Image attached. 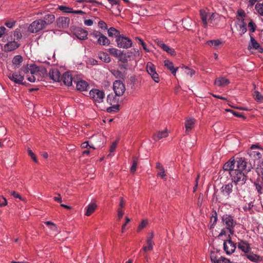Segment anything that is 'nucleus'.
I'll return each instance as SVG.
<instances>
[{
	"mask_svg": "<svg viewBox=\"0 0 263 263\" xmlns=\"http://www.w3.org/2000/svg\"><path fill=\"white\" fill-rule=\"evenodd\" d=\"M168 136V132L166 129L163 131H159L156 134L154 135L153 139L155 141H158L163 138Z\"/></svg>",
	"mask_w": 263,
	"mask_h": 263,
	"instance_id": "obj_27",
	"label": "nucleus"
},
{
	"mask_svg": "<svg viewBox=\"0 0 263 263\" xmlns=\"http://www.w3.org/2000/svg\"><path fill=\"white\" fill-rule=\"evenodd\" d=\"M90 98L93 100L96 103H100L103 101L105 97V93L103 91L98 89H92L89 91Z\"/></svg>",
	"mask_w": 263,
	"mask_h": 263,
	"instance_id": "obj_7",
	"label": "nucleus"
},
{
	"mask_svg": "<svg viewBox=\"0 0 263 263\" xmlns=\"http://www.w3.org/2000/svg\"><path fill=\"white\" fill-rule=\"evenodd\" d=\"M113 89L117 96H121L125 90L124 84L120 80H116L114 82Z\"/></svg>",
	"mask_w": 263,
	"mask_h": 263,
	"instance_id": "obj_10",
	"label": "nucleus"
},
{
	"mask_svg": "<svg viewBox=\"0 0 263 263\" xmlns=\"http://www.w3.org/2000/svg\"><path fill=\"white\" fill-rule=\"evenodd\" d=\"M108 51L110 54L116 57H119L122 55V52L116 48H109L108 49Z\"/></svg>",
	"mask_w": 263,
	"mask_h": 263,
	"instance_id": "obj_35",
	"label": "nucleus"
},
{
	"mask_svg": "<svg viewBox=\"0 0 263 263\" xmlns=\"http://www.w3.org/2000/svg\"><path fill=\"white\" fill-rule=\"evenodd\" d=\"M192 23V20L188 19L182 20V25L183 27L188 30H191V24Z\"/></svg>",
	"mask_w": 263,
	"mask_h": 263,
	"instance_id": "obj_37",
	"label": "nucleus"
},
{
	"mask_svg": "<svg viewBox=\"0 0 263 263\" xmlns=\"http://www.w3.org/2000/svg\"><path fill=\"white\" fill-rule=\"evenodd\" d=\"M14 24H15L14 21L7 22L5 23V25L9 28H12L13 27V26L14 25Z\"/></svg>",
	"mask_w": 263,
	"mask_h": 263,
	"instance_id": "obj_61",
	"label": "nucleus"
},
{
	"mask_svg": "<svg viewBox=\"0 0 263 263\" xmlns=\"http://www.w3.org/2000/svg\"><path fill=\"white\" fill-rule=\"evenodd\" d=\"M84 24L86 26H90L93 24V21L91 19L86 20L84 21Z\"/></svg>",
	"mask_w": 263,
	"mask_h": 263,
	"instance_id": "obj_63",
	"label": "nucleus"
},
{
	"mask_svg": "<svg viewBox=\"0 0 263 263\" xmlns=\"http://www.w3.org/2000/svg\"><path fill=\"white\" fill-rule=\"evenodd\" d=\"M108 34L110 37L115 36L116 39L121 34L120 32L114 27H110L108 29Z\"/></svg>",
	"mask_w": 263,
	"mask_h": 263,
	"instance_id": "obj_30",
	"label": "nucleus"
},
{
	"mask_svg": "<svg viewBox=\"0 0 263 263\" xmlns=\"http://www.w3.org/2000/svg\"><path fill=\"white\" fill-rule=\"evenodd\" d=\"M59 9L66 13H72V9L64 6H59Z\"/></svg>",
	"mask_w": 263,
	"mask_h": 263,
	"instance_id": "obj_47",
	"label": "nucleus"
},
{
	"mask_svg": "<svg viewBox=\"0 0 263 263\" xmlns=\"http://www.w3.org/2000/svg\"><path fill=\"white\" fill-rule=\"evenodd\" d=\"M255 9L261 16H263V3H257L255 6Z\"/></svg>",
	"mask_w": 263,
	"mask_h": 263,
	"instance_id": "obj_40",
	"label": "nucleus"
},
{
	"mask_svg": "<svg viewBox=\"0 0 263 263\" xmlns=\"http://www.w3.org/2000/svg\"><path fill=\"white\" fill-rule=\"evenodd\" d=\"M62 79L63 80V83L65 85L69 86L72 85V78L71 74L66 72H65L62 77Z\"/></svg>",
	"mask_w": 263,
	"mask_h": 263,
	"instance_id": "obj_20",
	"label": "nucleus"
},
{
	"mask_svg": "<svg viewBox=\"0 0 263 263\" xmlns=\"http://www.w3.org/2000/svg\"><path fill=\"white\" fill-rule=\"evenodd\" d=\"M216 14L214 13H210L208 12V23H212L213 20L215 18Z\"/></svg>",
	"mask_w": 263,
	"mask_h": 263,
	"instance_id": "obj_55",
	"label": "nucleus"
},
{
	"mask_svg": "<svg viewBox=\"0 0 263 263\" xmlns=\"http://www.w3.org/2000/svg\"><path fill=\"white\" fill-rule=\"evenodd\" d=\"M55 20V16L53 14L49 13L45 15L42 21L44 23L45 27L49 24H52Z\"/></svg>",
	"mask_w": 263,
	"mask_h": 263,
	"instance_id": "obj_21",
	"label": "nucleus"
},
{
	"mask_svg": "<svg viewBox=\"0 0 263 263\" xmlns=\"http://www.w3.org/2000/svg\"><path fill=\"white\" fill-rule=\"evenodd\" d=\"M119 105L118 104H114L111 106L108 107L106 111L109 113L116 112L119 110Z\"/></svg>",
	"mask_w": 263,
	"mask_h": 263,
	"instance_id": "obj_39",
	"label": "nucleus"
},
{
	"mask_svg": "<svg viewBox=\"0 0 263 263\" xmlns=\"http://www.w3.org/2000/svg\"><path fill=\"white\" fill-rule=\"evenodd\" d=\"M10 193L11 195L13 196L14 198H19L20 200H22V198L20 195L18 193H16V192L12 191L10 192Z\"/></svg>",
	"mask_w": 263,
	"mask_h": 263,
	"instance_id": "obj_60",
	"label": "nucleus"
},
{
	"mask_svg": "<svg viewBox=\"0 0 263 263\" xmlns=\"http://www.w3.org/2000/svg\"><path fill=\"white\" fill-rule=\"evenodd\" d=\"M45 27L42 19L33 22L29 26L28 30L31 33L37 32Z\"/></svg>",
	"mask_w": 263,
	"mask_h": 263,
	"instance_id": "obj_8",
	"label": "nucleus"
},
{
	"mask_svg": "<svg viewBox=\"0 0 263 263\" xmlns=\"http://www.w3.org/2000/svg\"><path fill=\"white\" fill-rule=\"evenodd\" d=\"M217 220V213L215 211L214 214H212V216L211 217V222L212 223V224L210 227V229L214 228V226L216 223Z\"/></svg>",
	"mask_w": 263,
	"mask_h": 263,
	"instance_id": "obj_45",
	"label": "nucleus"
},
{
	"mask_svg": "<svg viewBox=\"0 0 263 263\" xmlns=\"http://www.w3.org/2000/svg\"><path fill=\"white\" fill-rule=\"evenodd\" d=\"M137 39L139 41V42L141 43L143 49L147 52H149V50L147 48L146 44L143 42V41L138 37H137Z\"/></svg>",
	"mask_w": 263,
	"mask_h": 263,
	"instance_id": "obj_52",
	"label": "nucleus"
},
{
	"mask_svg": "<svg viewBox=\"0 0 263 263\" xmlns=\"http://www.w3.org/2000/svg\"><path fill=\"white\" fill-rule=\"evenodd\" d=\"M72 33L77 38L81 40L86 39L88 35L87 31L81 28H74Z\"/></svg>",
	"mask_w": 263,
	"mask_h": 263,
	"instance_id": "obj_14",
	"label": "nucleus"
},
{
	"mask_svg": "<svg viewBox=\"0 0 263 263\" xmlns=\"http://www.w3.org/2000/svg\"><path fill=\"white\" fill-rule=\"evenodd\" d=\"M157 45L161 47L164 51H166L167 53L173 55L175 54V50L170 47L167 45L165 44L162 41H158Z\"/></svg>",
	"mask_w": 263,
	"mask_h": 263,
	"instance_id": "obj_18",
	"label": "nucleus"
},
{
	"mask_svg": "<svg viewBox=\"0 0 263 263\" xmlns=\"http://www.w3.org/2000/svg\"><path fill=\"white\" fill-rule=\"evenodd\" d=\"M56 194H57L58 195V197H53L54 200L58 202L61 203L62 201V198L61 197V195L60 194H58V193H56Z\"/></svg>",
	"mask_w": 263,
	"mask_h": 263,
	"instance_id": "obj_62",
	"label": "nucleus"
},
{
	"mask_svg": "<svg viewBox=\"0 0 263 263\" xmlns=\"http://www.w3.org/2000/svg\"><path fill=\"white\" fill-rule=\"evenodd\" d=\"M70 19L68 17L62 16L58 19V24L63 28H66L68 26Z\"/></svg>",
	"mask_w": 263,
	"mask_h": 263,
	"instance_id": "obj_28",
	"label": "nucleus"
},
{
	"mask_svg": "<svg viewBox=\"0 0 263 263\" xmlns=\"http://www.w3.org/2000/svg\"><path fill=\"white\" fill-rule=\"evenodd\" d=\"M89 85L87 82L84 80H80L77 82V88L80 91H86Z\"/></svg>",
	"mask_w": 263,
	"mask_h": 263,
	"instance_id": "obj_25",
	"label": "nucleus"
},
{
	"mask_svg": "<svg viewBox=\"0 0 263 263\" xmlns=\"http://www.w3.org/2000/svg\"><path fill=\"white\" fill-rule=\"evenodd\" d=\"M9 79L16 84H24V76L20 71L11 72L8 74Z\"/></svg>",
	"mask_w": 263,
	"mask_h": 263,
	"instance_id": "obj_9",
	"label": "nucleus"
},
{
	"mask_svg": "<svg viewBox=\"0 0 263 263\" xmlns=\"http://www.w3.org/2000/svg\"><path fill=\"white\" fill-rule=\"evenodd\" d=\"M250 41L249 43L248 49L251 51L252 49L256 50L258 52L261 53L263 52V48L255 40L252 35L250 33Z\"/></svg>",
	"mask_w": 263,
	"mask_h": 263,
	"instance_id": "obj_11",
	"label": "nucleus"
},
{
	"mask_svg": "<svg viewBox=\"0 0 263 263\" xmlns=\"http://www.w3.org/2000/svg\"><path fill=\"white\" fill-rule=\"evenodd\" d=\"M146 243L147 244V246H144L142 248L143 250L144 251H151L153 248V246L154 243L153 241H151V239H147Z\"/></svg>",
	"mask_w": 263,
	"mask_h": 263,
	"instance_id": "obj_36",
	"label": "nucleus"
},
{
	"mask_svg": "<svg viewBox=\"0 0 263 263\" xmlns=\"http://www.w3.org/2000/svg\"><path fill=\"white\" fill-rule=\"evenodd\" d=\"M98 25L102 29H107V24L103 21H100L98 23Z\"/></svg>",
	"mask_w": 263,
	"mask_h": 263,
	"instance_id": "obj_57",
	"label": "nucleus"
},
{
	"mask_svg": "<svg viewBox=\"0 0 263 263\" xmlns=\"http://www.w3.org/2000/svg\"><path fill=\"white\" fill-rule=\"evenodd\" d=\"M13 35L14 36V40H18L22 37V35L20 30H16L14 31Z\"/></svg>",
	"mask_w": 263,
	"mask_h": 263,
	"instance_id": "obj_48",
	"label": "nucleus"
},
{
	"mask_svg": "<svg viewBox=\"0 0 263 263\" xmlns=\"http://www.w3.org/2000/svg\"><path fill=\"white\" fill-rule=\"evenodd\" d=\"M152 78L153 79V80L156 82V83H158L160 81V79H159V76H158V74L156 72H155L154 73H153V74L152 75H151Z\"/></svg>",
	"mask_w": 263,
	"mask_h": 263,
	"instance_id": "obj_54",
	"label": "nucleus"
},
{
	"mask_svg": "<svg viewBox=\"0 0 263 263\" xmlns=\"http://www.w3.org/2000/svg\"><path fill=\"white\" fill-rule=\"evenodd\" d=\"M236 168L231 172L232 180L235 183V189L239 194L240 187L244 185L247 180L246 175L253 168L251 162H248L243 158L236 159Z\"/></svg>",
	"mask_w": 263,
	"mask_h": 263,
	"instance_id": "obj_1",
	"label": "nucleus"
},
{
	"mask_svg": "<svg viewBox=\"0 0 263 263\" xmlns=\"http://www.w3.org/2000/svg\"><path fill=\"white\" fill-rule=\"evenodd\" d=\"M223 249L228 254H231L236 249V243L232 242L231 238H230L224 242Z\"/></svg>",
	"mask_w": 263,
	"mask_h": 263,
	"instance_id": "obj_13",
	"label": "nucleus"
},
{
	"mask_svg": "<svg viewBox=\"0 0 263 263\" xmlns=\"http://www.w3.org/2000/svg\"><path fill=\"white\" fill-rule=\"evenodd\" d=\"M107 102L110 105L117 104L118 100L113 94H109L107 97Z\"/></svg>",
	"mask_w": 263,
	"mask_h": 263,
	"instance_id": "obj_38",
	"label": "nucleus"
},
{
	"mask_svg": "<svg viewBox=\"0 0 263 263\" xmlns=\"http://www.w3.org/2000/svg\"><path fill=\"white\" fill-rule=\"evenodd\" d=\"M230 83V81L228 79L220 77L216 79L215 81V84L218 86L224 87L227 86Z\"/></svg>",
	"mask_w": 263,
	"mask_h": 263,
	"instance_id": "obj_22",
	"label": "nucleus"
},
{
	"mask_svg": "<svg viewBox=\"0 0 263 263\" xmlns=\"http://www.w3.org/2000/svg\"><path fill=\"white\" fill-rule=\"evenodd\" d=\"M23 62V58L21 55H16L12 59V62L14 66V68H18L20 64Z\"/></svg>",
	"mask_w": 263,
	"mask_h": 263,
	"instance_id": "obj_29",
	"label": "nucleus"
},
{
	"mask_svg": "<svg viewBox=\"0 0 263 263\" xmlns=\"http://www.w3.org/2000/svg\"><path fill=\"white\" fill-rule=\"evenodd\" d=\"M146 70L149 75L156 72V68L152 62H148L146 65Z\"/></svg>",
	"mask_w": 263,
	"mask_h": 263,
	"instance_id": "obj_33",
	"label": "nucleus"
},
{
	"mask_svg": "<svg viewBox=\"0 0 263 263\" xmlns=\"http://www.w3.org/2000/svg\"><path fill=\"white\" fill-rule=\"evenodd\" d=\"M237 13V16L241 17L242 18H243V17H245L246 16V13L245 12L244 10H243L242 9L238 10Z\"/></svg>",
	"mask_w": 263,
	"mask_h": 263,
	"instance_id": "obj_58",
	"label": "nucleus"
},
{
	"mask_svg": "<svg viewBox=\"0 0 263 263\" xmlns=\"http://www.w3.org/2000/svg\"><path fill=\"white\" fill-rule=\"evenodd\" d=\"M222 220L226 226L231 234L234 233L233 229L236 225V222L234 220L233 217L230 215L226 214L222 217Z\"/></svg>",
	"mask_w": 263,
	"mask_h": 263,
	"instance_id": "obj_5",
	"label": "nucleus"
},
{
	"mask_svg": "<svg viewBox=\"0 0 263 263\" xmlns=\"http://www.w3.org/2000/svg\"><path fill=\"white\" fill-rule=\"evenodd\" d=\"M21 70L26 73H30V76L27 75V79L30 82H35L41 80L42 77L47 74L46 69L43 67H39L32 64L21 68Z\"/></svg>",
	"mask_w": 263,
	"mask_h": 263,
	"instance_id": "obj_2",
	"label": "nucleus"
},
{
	"mask_svg": "<svg viewBox=\"0 0 263 263\" xmlns=\"http://www.w3.org/2000/svg\"><path fill=\"white\" fill-rule=\"evenodd\" d=\"M118 142H119V140H117L116 141H115V142H114L112 143V144L110 147V152L111 153L114 152L115 151Z\"/></svg>",
	"mask_w": 263,
	"mask_h": 263,
	"instance_id": "obj_56",
	"label": "nucleus"
},
{
	"mask_svg": "<svg viewBox=\"0 0 263 263\" xmlns=\"http://www.w3.org/2000/svg\"><path fill=\"white\" fill-rule=\"evenodd\" d=\"M92 36L97 39V43L100 45L108 46L110 44V41L101 32L98 31H95L92 33Z\"/></svg>",
	"mask_w": 263,
	"mask_h": 263,
	"instance_id": "obj_6",
	"label": "nucleus"
},
{
	"mask_svg": "<svg viewBox=\"0 0 263 263\" xmlns=\"http://www.w3.org/2000/svg\"><path fill=\"white\" fill-rule=\"evenodd\" d=\"M221 42L219 40H210L207 42V44L210 46H212L214 48H216L218 46L221 44Z\"/></svg>",
	"mask_w": 263,
	"mask_h": 263,
	"instance_id": "obj_41",
	"label": "nucleus"
},
{
	"mask_svg": "<svg viewBox=\"0 0 263 263\" xmlns=\"http://www.w3.org/2000/svg\"><path fill=\"white\" fill-rule=\"evenodd\" d=\"M248 26L249 28V30L250 33L254 32L257 27L256 24L252 20H251L249 22Z\"/></svg>",
	"mask_w": 263,
	"mask_h": 263,
	"instance_id": "obj_42",
	"label": "nucleus"
},
{
	"mask_svg": "<svg viewBox=\"0 0 263 263\" xmlns=\"http://www.w3.org/2000/svg\"><path fill=\"white\" fill-rule=\"evenodd\" d=\"M147 224V221L146 220H142L141 223L139 224V226L138 227L137 229V232H140L142 229H143Z\"/></svg>",
	"mask_w": 263,
	"mask_h": 263,
	"instance_id": "obj_50",
	"label": "nucleus"
},
{
	"mask_svg": "<svg viewBox=\"0 0 263 263\" xmlns=\"http://www.w3.org/2000/svg\"><path fill=\"white\" fill-rule=\"evenodd\" d=\"M20 46V44L15 41H10L4 46V50L6 52H10L17 49Z\"/></svg>",
	"mask_w": 263,
	"mask_h": 263,
	"instance_id": "obj_16",
	"label": "nucleus"
},
{
	"mask_svg": "<svg viewBox=\"0 0 263 263\" xmlns=\"http://www.w3.org/2000/svg\"><path fill=\"white\" fill-rule=\"evenodd\" d=\"M254 185L258 194H262L263 193V183H262V181H260V183L259 181L255 182Z\"/></svg>",
	"mask_w": 263,
	"mask_h": 263,
	"instance_id": "obj_34",
	"label": "nucleus"
},
{
	"mask_svg": "<svg viewBox=\"0 0 263 263\" xmlns=\"http://www.w3.org/2000/svg\"><path fill=\"white\" fill-rule=\"evenodd\" d=\"M156 168L160 171L157 174L158 176H160L162 178H164L166 175L165 174L164 167L162 164L159 162H157L156 163Z\"/></svg>",
	"mask_w": 263,
	"mask_h": 263,
	"instance_id": "obj_32",
	"label": "nucleus"
},
{
	"mask_svg": "<svg viewBox=\"0 0 263 263\" xmlns=\"http://www.w3.org/2000/svg\"><path fill=\"white\" fill-rule=\"evenodd\" d=\"M233 184H235V183L232 181V182L223 185L220 188V192L216 195V200L222 203L227 202L233 192Z\"/></svg>",
	"mask_w": 263,
	"mask_h": 263,
	"instance_id": "obj_3",
	"label": "nucleus"
},
{
	"mask_svg": "<svg viewBox=\"0 0 263 263\" xmlns=\"http://www.w3.org/2000/svg\"><path fill=\"white\" fill-rule=\"evenodd\" d=\"M246 256L251 261L254 262H258L261 260V257L257 255L253 252H250L247 253L246 254Z\"/></svg>",
	"mask_w": 263,
	"mask_h": 263,
	"instance_id": "obj_24",
	"label": "nucleus"
},
{
	"mask_svg": "<svg viewBox=\"0 0 263 263\" xmlns=\"http://www.w3.org/2000/svg\"><path fill=\"white\" fill-rule=\"evenodd\" d=\"M236 27L241 36L245 34L247 31V25L243 18L237 17Z\"/></svg>",
	"mask_w": 263,
	"mask_h": 263,
	"instance_id": "obj_12",
	"label": "nucleus"
},
{
	"mask_svg": "<svg viewBox=\"0 0 263 263\" xmlns=\"http://www.w3.org/2000/svg\"><path fill=\"white\" fill-rule=\"evenodd\" d=\"M236 160L231 158L223 166V168L225 171H229V174L231 175V172L235 170Z\"/></svg>",
	"mask_w": 263,
	"mask_h": 263,
	"instance_id": "obj_15",
	"label": "nucleus"
},
{
	"mask_svg": "<svg viewBox=\"0 0 263 263\" xmlns=\"http://www.w3.org/2000/svg\"><path fill=\"white\" fill-rule=\"evenodd\" d=\"M220 263H232L230 260L227 259L226 258L220 257Z\"/></svg>",
	"mask_w": 263,
	"mask_h": 263,
	"instance_id": "obj_64",
	"label": "nucleus"
},
{
	"mask_svg": "<svg viewBox=\"0 0 263 263\" xmlns=\"http://www.w3.org/2000/svg\"><path fill=\"white\" fill-rule=\"evenodd\" d=\"M227 110L232 112V114L234 116H235V117H239V118H242L243 119H246V117L243 115H242L241 113H240V112L234 111V110H231V109H227Z\"/></svg>",
	"mask_w": 263,
	"mask_h": 263,
	"instance_id": "obj_49",
	"label": "nucleus"
},
{
	"mask_svg": "<svg viewBox=\"0 0 263 263\" xmlns=\"http://www.w3.org/2000/svg\"><path fill=\"white\" fill-rule=\"evenodd\" d=\"M254 97L255 98V99L258 101H261L263 99V97L261 96V95L257 91L254 92Z\"/></svg>",
	"mask_w": 263,
	"mask_h": 263,
	"instance_id": "obj_51",
	"label": "nucleus"
},
{
	"mask_svg": "<svg viewBox=\"0 0 263 263\" xmlns=\"http://www.w3.org/2000/svg\"><path fill=\"white\" fill-rule=\"evenodd\" d=\"M195 120L194 118L187 119L185 122L186 133H188L194 127Z\"/></svg>",
	"mask_w": 263,
	"mask_h": 263,
	"instance_id": "obj_26",
	"label": "nucleus"
},
{
	"mask_svg": "<svg viewBox=\"0 0 263 263\" xmlns=\"http://www.w3.org/2000/svg\"><path fill=\"white\" fill-rule=\"evenodd\" d=\"M164 66L170 70H172L174 68L173 63L170 61L166 60L164 61Z\"/></svg>",
	"mask_w": 263,
	"mask_h": 263,
	"instance_id": "obj_46",
	"label": "nucleus"
},
{
	"mask_svg": "<svg viewBox=\"0 0 263 263\" xmlns=\"http://www.w3.org/2000/svg\"><path fill=\"white\" fill-rule=\"evenodd\" d=\"M97 205L95 203H91L88 205L86 208V212L85 215L88 216H90L96 210Z\"/></svg>",
	"mask_w": 263,
	"mask_h": 263,
	"instance_id": "obj_31",
	"label": "nucleus"
},
{
	"mask_svg": "<svg viewBox=\"0 0 263 263\" xmlns=\"http://www.w3.org/2000/svg\"><path fill=\"white\" fill-rule=\"evenodd\" d=\"M238 248L246 253H249L251 250L250 245L247 241L242 240L238 242Z\"/></svg>",
	"mask_w": 263,
	"mask_h": 263,
	"instance_id": "obj_17",
	"label": "nucleus"
},
{
	"mask_svg": "<svg viewBox=\"0 0 263 263\" xmlns=\"http://www.w3.org/2000/svg\"><path fill=\"white\" fill-rule=\"evenodd\" d=\"M211 260L212 263H220V257H218L215 253L213 252L211 254Z\"/></svg>",
	"mask_w": 263,
	"mask_h": 263,
	"instance_id": "obj_44",
	"label": "nucleus"
},
{
	"mask_svg": "<svg viewBox=\"0 0 263 263\" xmlns=\"http://www.w3.org/2000/svg\"><path fill=\"white\" fill-rule=\"evenodd\" d=\"M200 16L203 26L206 27L208 24V12L205 10H201L200 11Z\"/></svg>",
	"mask_w": 263,
	"mask_h": 263,
	"instance_id": "obj_23",
	"label": "nucleus"
},
{
	"mask_svg": "<svg viewBox=\"0 0 263 263\" xmlns=\"http://www.w3.org/2000/svg\"><path fill=\"white\" fill-rule=\"evenodd\" d=\"M138 164V159L136 157L134 158V160L133 161L132 165L130 167V172L132 174L135 173L136 171L137 166Z\"/></svg>",
	"mask_w": 263,
	"mask_h": 263,
	"instance_id": "obj_43",
	"label": "nucleus"
},
{
	"mask_svg": "<svg viewBox=\"0 0 263 263\" xmlns=\"http://www.w3.org/2000/svg\"><path fill=\"white\" fill-rule=\"evenodd\" d=\"M45 224H46L47 226H51L50 228L53 230H54L55 229H57L55 224L51 221H46L45 222Z\"/></svg>",
	"mask_w": 263,
	"mask_h": 263,
	"instance_id": "obj_59",
	"label": "nucleus"
},
{
	"mask_svg": "<svg viewBox=\"0 0 263 263\" xmlns=\"http://www.w3.org/2000/svg\"><path fill=\"white\" fill-rule=\"evenodd\" d=\"M184 72L187 75H189L191 77H192L195 73V71L191 69L190 68H188L187 67H185Z\"/></svg>",
	"mask_w": 263,
	"mask_h": 263,
	"instance_id": "obj_53",
	"label": "nucleus"
},
{
	"mask_svg": "<svg viewBox=\"0 0 263 263\" xmlns=\"http://www.w3.org/2000/svg\"><path fill=\"white\" fill-rule=\"evenodd\" d=\"M49 76L51 79L55 82L60 80V73L58 69H51L49 72Z\"/></svg>",
	"mask_w": 263,
	"mask_h": 263,
	"instance_id": "obj_19",
	"label": "nucleus"
},
{
	"mask_svg": "<svg viewBox=\"0 0 263 263\" xmlns=\"http://www.w3.org/2000/svg\"><path fill=\"white\" fill-rule=\"evenodd\" d=\"M117 45L119 48L127 49L132 47L133 42L132 40L123 34H120V36L116 39Z\"/></svg>",
	"mask_w": 263,
	"mask_h": 263,
	"instance_id": "obj_4",
	"label": "nucleus"
}]
</instances>
